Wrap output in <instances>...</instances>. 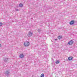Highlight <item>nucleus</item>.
I'll list each match as a JSON object with an SVG mask.
<instances>
[{"label": "nucleus", "instance_id": "1", "mask_svg": "<svg viewBox=\"0 0 77 77\" xmlns=\"http://www.w3.org/2000/svg\"><path fill=\"white\" fill-rule=\"evenodd\" d=\"M30 45V43L28 42H26L24 43V45L25 47H28Z\"/></svg>", "mask_w": 77, "mask_h": 77}, {"label": "nucleus", "instance_id": "2", "mask_svg": "<svg viewBox=\"0 0 77 77\" xmlns=\"http://www.w3.org/2000/svg\"><path fill=\"white\" fill-rule=\"evenodd\" d=\"M32 35H33V32H29L28 34V36L29 37H30L31 36H32Z\"/></svg>", "mask_w": 77, "mask_h": 77}, {"label": "nucleus", "instance_id": "3", "mask_svg": "<svg viewBox=\"0 0 77 77\" xmlns=\"http://www.w3.org/2000/svg\"><path fill=\"white\" fill-rule=\"evenodd\" d=\"M73 43H74V41L72 40H71L68 42V44L69 45H72V44H73Z\"/></svg>", "mask_w": 77, "mask_h": 77}, {"label": "nucleus", "instance_id": "4", "mask_svg": "<svg viewBox=\"0 0 77 77\" xmlns=\"http://www.w3.org/2000/svg\"><path fill=\"white\" fill-rule=\"evenodd\" d=\"M74 23V20H72L70 22V25H72V24H73Z\"/></svg>", "mask_w": 77, "mask_h": 77}, {"label": "nucleus", "instance_id": "5", "mask_svg": "<svg viewBox=\"0 0 77 77\" xmlns=\"http://www.w3.org/2000/svg\"><path fill=\"white\" fill-rule=\"evenodd\" d=\"M57 38L58 39H62V36L61 35H59L58 36Z\"/></svg>", "mask_w": 77, "mask_h": 77}, {"label": "nucleus", "instance_id": "6", "mask_svg": "<svg viewBox=\"0 0 77 77\" xmlns=\"http://www.w3.org/2000/svg\"><path fill=\"white\" fill-rule=\"evenodd\" d=\"M72 58L73 57H69L68 59L69 60H71L72 59Z\"/></svg>", "mask_w": 77, "mask_h": 77}, {"label": "nucleus", "instance_id": "7", "mask_svg": "<svg viewBox=\"0 0 77 77\" xmlns=\"http://www.w3.org/2000/svg\"><path fill=\"white\" fill-rule=\"evenodd\" d=\"M9 71H6L5 72L6 75H9Z\"/></svg>", "mask_w": 77, "mask_h": 77}, {"label": "nucleus", "instance_id": "8", "mask_svg": "<svg viewBox=\"0 0 77 77\" xmlns=\"http://www.w3.org/2000/svg\"><path fill=\"white\" fill-rule=\"evenodd\" d=\"M20 58H23V57H24V55L23 54H21L20 55Z\"/></svg>", "mask_w": 77, "mask_h": 77}, {"label": "nucleus", "instance_id": "9", "mask_svg": "<svg viewBox=\"0 0 77 77\" xmlns=\"http://www.w3.org/2000/svg\"><path fill=\"white\" fill-rule=\"evenodd\" d=\"M19 7H20V8H22V7H23V4H22L21 3H20L19 4Z\"/></svg>", "mask_w": 77, "mask_h": 77}, {"label": "nucleus", "instance_id": "10", "mask_svg": "<svg viewBox=\"0 0 77 77\" xmlns=\"http://www.w3.org/2000/svg\"><path fill=\"white\" fill-rule=\"evenodd\" d=\"M4 60L5 62H6L8 60V58H5Z\"/></svg>", "mask_w": 77, "mask_h": 77}, {"label": "nucleus", "instance_id": "11", "mask_svg": "<svg viewBox=\"0 0 77 77\" xmlns=\"http://www.w3.org/2000/svg\"><path fill=\"white\" fill-rule=\"evenodd\" d=\"M41 77H44V74L43 73L41 74L40 76Z\"/></svg>", "mask_w": 77, "mask_h": 77}, {"label": "nucleus", "instance_id": "12", "mask_svg": "<svg viewBox=\"0 0 77 77\" xmlns=\"http://www.w3.org/2000/svg\"><path fill=\"white\" fill-rule=\"evenodd\" d=\"M59 63V60L57 61L56 62V63L57 64H58V63Z\"/></svg>", "mask_w": 77, "mask_h": 77}, {"label": "nucleus", "instance_id": "13", "mask_svg": "<svg viewBox=\"0 0 77 77\" xmlns=\"http://www.w3.org/2000/svg\"><path fill=\"white\" fill-rule=\"evenodd\" d=\"M3 24L2 23H0V26H2Z\"/></svg>", "mask_w": 77, "mask_h": 77}, {"label": "nucleus", "instance_id": "14", "mask_svg": "<svg viewBox=\"0 0 77 77\" xmlns=\"http://www.w3.org/2000/svg\"><path fill=\"white\" fill-rule=\"evenodd\" d=\"M42 30L41 29H38V32H41V31H42Z\"/></svg>", "mask_w": 77, "mask_h": 77}, {"label": "nucleus", "instance_id": "15", "mask_svg": "<svg viewBox=\"0 0 77 77\" xmlns=\"http://www.w3.org/2000/svg\"><path fill=\"white\" fill-rule=\"evenodd\" d=\"M16 11H18V9H16Z\"/></svg>", "mask_w": 77, "mask_h": 77}, {"label": "nucleus", "instance_id": "16", "mask_svg": "<svg viewBox=\"0 0 77 77\" xmlns=\"http://www.w3.org/2000/svg\"><path fill=\"white\" fill-rule=\"evenodd\" d=\"M2 47V45L0 44V47Z\"/></svg>", "mask_w": 77, "mask_h": 77}, {"label": "nucleus", "instance_id": "17", "mask_svg": "<svg viewBox=\"0 0 77 77\" xmlns=\"http://www.w3.org/2000/svg\"><path fill=\"white\" fill-rule=\"evenodd\" d=\"M57 40V39H55V41H56Z\"/></svg>", "mask_w": 77, "mask_h": 77}]
</instances>
